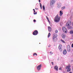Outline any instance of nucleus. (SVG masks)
<instances>
[{
	"mask_svg": "<svg viewBox=\"0 0 73 73\" xmlns=\"http://www.w3.org/2000/svg\"><path fill=\"white\" fill-rule=\"evenodd\" d=\"M53 52H50V54L51 55H52V54H53Z\"/></svg>",
	"mask_w": 73,
	"mask_h": 73,
	"instance_id": "a878e982",
	"label": "nucleus"
},
{
	"mask_svg": "<svg viewBox=\"0 0 73 73\" xmlns=\"http://www.w3.org/2000/svg\"><path fill=\"white\" fill-rule=\"evenodd\" d=\"M70 34H71V35H72V34H73V31L72 30L70 31Z\"/></svg>",
	"mask_w": 73,
	"mask_h": 73,
	"instance_id": "6ab92c4d",
	"label": "nucleus"
},
{
	"mask_svg": "<svg viewBox=\"0 0 73 73\" xmlns=\"http://www.w3.org/2000/svg\"><path fill=\"white\" fill-rule=\"evenodd\" d=\"M72 48H73V44H72Z\"/></svg>",
	"mask_w": 73,
	"mask_h": 73,
	"instance_id": "c85d7f7f",
	"label": "nucleus"
},
{
	"mask_svg": "<svg viewBox=\"0 0 73 73\" xmlns=\"http://www.w3.org/2000/svg\"><path fill=\"white\" fill-rule=\"evenodd\" d=\"M69 73H72V72H70Z\"/></svg>",
	"mask_w": 73,
	"mask_h": 73,
	"instance_id": "4c0bfd02",
	"label": "nucleus"
},
{
	"mask_svg": "<svg viewBox=\"0 0 73 73\" xmlns=\"http://www.w3.org/2000/svg\"><path fill=\"white\" fill-rule=\"evenodd\" d=\"M40 6L41 8V9H42V5H41V3H40Z\"/></svg>",
	"mask_w": 73,
	"mask_h": 73,
	"instance_id": "4be33fe9",
	"label": "nucleus"
},
{
	"mask_svg": "<svg viewBox=\"0 0 73 73\" xmlns=\"http://www.w3.org/2000/svg\"><path fill=\"white\" fill-rule=\"evenodd\" d=\"M48 31L49 32H51V27H48Z\"/></svg>",
	"mask_w": 73,
	"mask_h": 73,
	"instance_id": "dca6fc26",
	"label": "nucleus"
},
{
	"mask_svg": "<svg viewBox=\"0 0 73 73\" xmlns=\"http://www.w3.org/2000/svg\"><path fill=\"white\" fill-rule=\"evenodd\" d=\"M70 25H71V22L70 21H68L66 24V26H67V27L68 29H71V28H72V27L71 26H70Z\"/></svg>",
	"mask_w": 73,
	"mask_h": 73,
	"instance_id": "f03ea898",
	"label": "nucleus"
},
{
	"mask_svg": "<svg viewBox=\"0 0 73 73\" xmlns=\"http://www.w3.org/2000/svg\"><path fill=\"white\" fill-rule=\"evenodd\" d=\"M50 33H49L48 35V37H50Z\"/></svg>",
	"mask_w": 73,
	"mask_h": 73,
	"instance_id": "b1692460",
	"label": "nucleus"
},
{
	"mask_svg": "<svg viewBox=\"0 0 73 73\" xmlns=\"http://www.w3.org/2000/svg\"><path fill=\"white\" fill-rule=\"evenodd\" d=\"M61 48H62V45L61 44H60L59 46L58 49L60 52L62 51V49Z\"/></svg>",
	"mask_w": 73,
	"mask_h": 73,
	"instance_id": "0eeeda50",
	"label": "nucleus"
},
{
	"mask_svg": "<svg viewBox=\"0 0 73 73\" xmlns=\"http://www.w3.org/2000/svg\"><path fill=\"white\" fill-rule=\"evenodd\" d=\"M51 64H53V62H52L51 63Z\"/></svg>",
	"mask_w": 73,
	"mask_h": 73,
	"instance_id": "c9c22d12",
	"label": "nucleus"
},
{
	"mask_svg": "<svg viewBox=\"0 0 73 73\" xmlns=\"http://www.w3.org/2000/svg\"><path fill=\"white\" fill-rule=\"evenodd\" d=\"M34 22H36V21H35V20H34Z\"/></svg>",
	"mask_w": 73,
	"mask_h": 73,
	"instance_id": "473e14b6",
	"label": "nucleus"
},
{
	"mask_svg": "<svg viewBox=\"0 0 73 73\" xmlns=\"http://www.w3.org/2000/svg\"><path fill=\"white\" fill-rule=\"evenodd\" d=\"M57 0H51L50 1V5H52L53 4H54L56 3V1Z\"/></svg>",
	"mask_w": 73,
	"mask_h": 73,
	"instance_id": "20e7f679",
	"label": "nucleus"
},
{
	"mask_svg": "<svg viewBox=\"0 0 73 73\" xmlns=\"http://www.w3.org/2000/svg\"><path fill=\"white\" fill-rule=\"evenodd\" d=\"M63 53L64 55H65L66 54V49H64L63 50Z\"/></svg>",
	"mask_w": 73,
	"mask_h": 73,
	"instance_id": "9d476101",
	"label": "nucleus"
},
{
	"mask_svg": "<svg viewBox=\"0 0 73 73\" xmlns=\"http://www.w3.org/2000/svg\"><path fill=\"white\" fill-rule=\"evenodd\" d=\"M62 14H63V11H60V14L59 15L60 16H61L62 15Z\"/></svg>",
	"mask_w": 73,
	"mask_h": 73,
	"instance_id": "9b49d317",
	"label": "nucleus"
},
{
	"mask_svg": "<svg viewBox=\"0 0 73 73\" xmlns=\"http://www.w3.org/2000/svg\"><path fill=\"white\" fill-rule=\"evenodd\" d=\"M72 25H73V22L72 23Z\"/></svg>",
	"mask_w": 73,
	"mask_h": 73,
	"instance_id": "f704fd0d",
	"label": "nucleus"
},
{
	"mask_svg": "<svg viewBox=\"0 0 73 73\" xmlns=\"http://www.w3.org/2000/svg\"><path fill=\"white\" fill-rule=\"evenodd\" d=\"M60 40L62 42H63V43H65V41H64V40L62 39H61Z\"/></svg>",
	"mask_w": 73,
	"mask_h": 73,
	"instance_id": "5701e85b",
	"label": "nucleus"
},
{
	"mask_svg": "<svg viewBox=\"0 0 73 73\" xmlns=\"http://www.w3.org/2000/svg\"><path fill=\"white\" fill-rule=\"evenodd\" d=\"M60 20V17L58 16V15L55 17L54 22L56 23H58L59 22Z\"/></svg>",
	"mask_w": 73,
	"mask_h": 73,
	"instance_id": "f257e3e1",
	"label": "nucleus"
},
{
	"mask_svg": "<svg viewBox=\"0 0 73 73\" xmlns=\"http://www.w3.org/2000/svg\"><path fill=\"white\" fill-rule=\"evenodd\" d=\"M67 50L68 52L70 51V47L69 45H68L67 46Z\"/></svg>",
	"mask_w": 73,
	"mask_h": 73,
	"instance_id": "1a4fd4ad",
	"label": "nucleus"
},
{
	"mask_svg": "<svg viewBox=\"0 0 73 73\" xmlns=\"http://www.w3.org/2000/svg\"><path fill=\"white\" fill-rule=\"evenodd\" d=\"M53 40L54 41H56L57 40V38L52 37Z\"/></svg>",
	"mask_w": 73,
	"mask_h": 73,
	"instance_id": "f8f14e48",
	"label": "nucleus"
},
{
	"mask_svg": "<svg viewBox=\"0 0 73 73\" xmlns=\"http://www.w3.org/2000/svg\"><path fill=\"white\" fill-rule=\"evenodd\" d=\"M62 30L63 32L65 33H67V29L66 27H63L62 28Z\"/></svg>",
	"mask_w": 73,
	"mask_h": 73,
	"instance_id": "7ed1b4c3",
	"label": "nucleus"
},
{
	"mask_svg": "<svg viewBox=\"0 0 73 73\" xmlns=\"http://www.w3.org/2000/svg\"><path fill=\"white\" fill-rule=\"evenodd\" d=\"M37 33H38V31L36 30H35L34 32H33V35H37Z\"/></svg>",
	"mask_w": 73,
	"mask_h": 73,
	"instance_id": "6e6552de",
	"label": "nucleus"
},
{
	"mask_svg": "<svg viewBox=\"0 0 73 73\" xmlns=\"http://www.w3.org/2000/svg\"><path fill=\"white\" fill-rule=\"evenodd\" d=\"M39 44H40V43H39Z\"/></svg>",
	"mask_w": 73,
	"mask_h": 73,
	"instance_id": "a19ab883",
	"label": "nucleus"
},
{
	"mask_svg": "<svg viewBox=\"0 0 73 73\" xmlns=\"http://www.w3.org/2000/svg\"><path fill=\"white\" fill-rule=\"evenodd\" d=\"M34 15H36L37 14V13L36 12L35 13H34Z\"/></svg>",
	"mask_w": 73,
	"mask_h": 73,
	"instance_id": "cd10ccee",
	"label": "nucleus"
},
{
	"mask_svg": "<svg viewBox=\"0 0 73 73\" xmlns=\"http://www.w3.org/2000/svg\"><path fill=\"white\" fill-rule=\"evenodd\" d=\"M42 65L41 64H40L38 66H37L36 68L39 71L41 69V68Z\"/></svg>",
	"mask_w": 73,
	"mask_h": 73,
	"instance_id": "423d86ee",
	"label": "nucleus"
},
{
	"mask_svg": "<svg viewBox=\"0 0 73 73\" xmlns=\"http://www.w3.org/2000/svg\"><path fill=\"white\" fill-rule=\"evenodd\" d=\"M62 6V4L60 3H57V7L59 8H61V6Z\"/></svg>",
	"mask_w": 73,
	"mask_h": 73,
	"instance_id": "39448f33",
	"label": "nucleus"
},
{
	"mask_svg": "<svg viewBox=\"0 0 73 73\" xmlns=\"http://www.w3.org/2000/svg\"><path fill=\"white\" fill-rule=\"evenodd\" d=\"M35 55H36V56H37V54H36V53H34L33 54V56H35Z\"/></svg>",
	"mask_w": 73,
	"mask_h": 73,
	"instance_id": "bb28decb",
	"label": "nucleus"
},
{
	"mask_svg": "<svg viewBox=\"0 0 73 73\" xmlns=\"http://www.w3.org/2000/svg\"><path fill=\"white\" fill-rule=\"evenodd\" d=\"M57 35L56 34H54L53 35V37L54 38H57Z\"/></svg>",
	"mask_w": 73,
	"mask_h": 73,
	"instance_id": "2eb2a0df",
	"label": "nucleus"
},
{
	"mask_svg": "<svg viewBox=\"0 0 73 73\" xmlns=\"http://www.w3.org/2000/svg\"><path fill=\"white\" fill-rule=\"evenodd\" d=\"M54 69H55L56 71H58V66L56 65L54 67Z\"/></svg>",
	"mask_w": 73,
	"mask_h": 73,
	"instance_id": "4468645a",
	"label": "nucleus"
},
{
	"mask_svg": "<svg viewBox=\"0 0 73 73\" xmlns=\"http://www.w3.org/2000/svg\"><path fill=\"white\" fill-rule=\"evenodd\" d=\"M61 9L62 10H64V9H65V7L63 6L62 7Z\"/></svg>",
	"mask_w": 73,
	"mask_h": 73,
	"instance_id": "a211bd4d",
	"label": "nucleus"
},
{
	"mask_svg": "<svg viewBox=\"0 0 73 73\" xmlns=\"http://www.w3.org/2000/svg\"><path fill=\"white\" fill-rule=\"evenodd\" d=\"M34 12H35V10L34 11Z\"/></svg>",
	"mask_w": 73,
	"mask_h": 73,
	"instance_id": "58836bf2",
	"label": "nucleus"
},
{
	"mask_svg": "<svg viewBox=\"0 0 73 73\" xmlns=\"http://www.w3.org/2000/svg\"><path fill=\"white\" fill-rule=\"evenodd\" d=\"M48 23H50V21H49V20H48Z\"/></svg>",
	"mask_w": 73,
	"mask_h": 73,
	"instance_id": "7c9ffc66",
	"label": "nucleus"
},
{
	"mask_svg": "<svg viewBox=\"0 0 73 73\" xmlns=\"http://www.w3.org/2000/svg\"><path fill=\"white\" fill-rule=\"evenodd\" d=\"M46 19H47V20H49V19H48V17H46Z\"/></svg>",
	"mask_w": 73,
	"mask_h": 73,
	"instance_id": "2f4dec72",
	"label": "nucleus"
},
{
	"mask_svg": "<svg viewBox=\"0 0 73 73\" xmlns=\"http://www.w3.org/2000/svg\"><path fill=\"white\" fill-rule=\"evenodd\" d=\"M39 3H40V0H39Z\"/></svg>",
	"mask_w": 73,
	"mask_h": 73,
	"instance_id": "72a5a7b5",
	"label": "nucleus"
},
{
	"mask_svg": "<svg viewBox=\"0 0 73 73\" xmlns=\"http://www.w3.org/2000/svg\"><path fill=\"white\" fill-rule=\"evenodd\" d=\"M62 37L63 38H65V37H66V35H65V34H63L62 35Z\"/></svg>",
	"mask_w": 73,
	"mask_h": 73,
	"instance_id": "ddd939ff",
	"label": "nucleus"
},
{
	"mask_svg": "<svg viewBox=\"0 0 73 73\" xmlns=\"http://www.w3.org/2000/svg\"><path fill=\"white\" fill-rule=\"evenodd\" d=\"M55 32L56 33H58V30H56L55 31Z\"/></svg>",
	"mask_w": 73,
	"mask_h": 73,
	"instance_id": "393cba45",
	"label": "nucleus"
},
{
	"mask_svg": "<svg viewBox=\"0 0 73 73\" xmlns=\"http://www.w3.org/2000/svg\"><path fill=\"white\" fill-rule=\"evenodd\" d=\"M71 70V69L70 68H68L67 69V71L68 72L70 71Z\"/></svg>",
	"mask_w": 73,
	"mask_h": 73,
	"instance_id": "aec40b11",
	"label": "nucleus"
},
{
	"mask_svg": "<svg viewBox=\"0 0 73 73\" xmlns=\"http://www.w3.org/2000/svg\"><path fill=\"white\" fill-rule=\"evenodd\" d=\"M42 8L43 9V10L45 11V7H44V5H43L42 6Z\"/></svg>",
	"mask_w": 73,
	"mask_h": 73,
	"instance_id": "412c9836",
	"label": "nucleus"
},
{
	"mask_svg": "<svg viewBox=\"0 0 73 73\" xmlns=\"http://www.w3.org/2000/svg\"><path fill=\"white\" fill-rule=\"evenodd\" d=\"M53 65V64H52V65Z\"/></svg>",
	"mask_w": 73,
	"mask_h": 73,
	"instance_id": "ea45409f",
	"label": "nucleus"
},
{
	"mask_svg": "<svg viewBox=\"0 0 73 73\" xmlns=\"http://www.w3.org/2000/svg\"><path fill=\"white\" fill-rule=\"evenodd\" d=\"M70 67V65H69L68 66H67L66 67V69H69Z\"/></svg>",
	"mask_w": 73,
	"mask_h": 73,
	"instance_id": "f3484780",
	"label": "nucleus"
},
{
	"mask_svg": "<svg viewBox=\"0 0 73 73\" xmlns=\"http://www.w3.org/2000/svg\"><path fill=\"white\" fill-rule=\"evenodd\" d=\"M62 69V68L61 67H60L59 68V70H61Z\"/></svg>",
	"mask_w": 73,
	"mask_h": 73,
	"instance_id": "c756f323",
	"label": "nucleus"
},
{
	"mask_svg": "<svg viewBox=\"0 0 73 73\" xmlns=\"http://www.w3.org/2000/svg\"><path fill=\"white\" fill-rule=\"evenodd\" d=\"M35 9H33V11H35Z\"/></svg>",
	"mask_w": 73,
	"mask_h": 73,
	"instance_id": "e433bc0d",
	"label": "nucleus"
}]
</instances>
